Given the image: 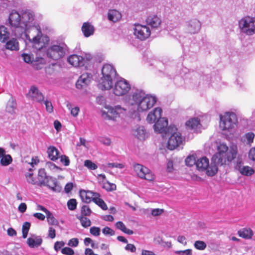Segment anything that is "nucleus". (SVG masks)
Segmentation results:
<instances>
[{
    "instance_id": "nucleus-1",
    "label": "nucleus",
    "mask_w": 255,
    "mask_h": 255,
    "mask_svg": "<svg viewBox=\"0 0 255 255\" xmlns=\"http://www.w3.org/2000/svg\"><path fill=\"white\" fill-rule=\"evenodd\" d=\"M34 17L33 12L29 10L20 12L12 10L9 14L7 24L15 36L25 37L35 48L40 50L49 39L47 36H43L40 27Z\"/></svg>"
},
{
    "instance_id": "nucleus-2",
    "label": "nucleus",
    "mask_w": 255,
    "mask_h": 255,
    "mask_svg": "<svg viewBox=\"0 0 255 255\" xmlns=\"http://www.w3.org/2000/svg\"><path fill=\"white\" fill-rule=\"evenodd\" d=\"M157 100V97L152 94H146L141 89L132 90L128 97V103L131 105H135L138 112H144L153 107Z\"/></svg>"
},
{
    "instance_id": "nucleus-3",
    "label": "nucleus",
    "mask_w": 255,
    "mask_h": 255,
    "mask_svg": "<svg viewBox=\"0 0 255 255\" xmlns=\"http://www.w3.org/2000/svg\"><path fill=\"white\" fill-rule=\"evenodd\" d=\"M237 150L236 147L230 149L225 143H220L217 146V152L212 157V160L217 165H223L227 162H230L237 155Z\"/></svg>"
},
{
    "instance_id": "nucleus-4",
    "label": "nucleus",
    "mask_w": 255,
    "mask_h": 255,
    "mask_svg": "<svg viewBox=\"0 0 255 255\" xmlns=\"http://www.w3.org/2000/svg\"><path fill=\"white\" fill-rule=\"evenodd\" d=\"M102 77L99 82V88L103 90L111 89L116 75V70L112 65L106 64L102 68Z\"/></svg>"
},
{
    "instance_id": "nucleus-5",
    "label": "nucleus",
    "mask_w": 255,
    "mask_h": 255,
    "mask_svg": "<svg viewBox=\"0 0 255 255\" xmlns=\"http://www.w3.org/2000/svg\"><path fill=\"white\" fill-rule=\"evenodd\" d=\"M68 52L67 45L64 42H59L46 48L45 54L48 58L56 61L64 57Z\"/></svg>"
},
{
    "instance_id": "nucleus-6",
    "label": "nucleus",
    "mask_w": 255,
    "mask_h": 255,
    "mask_svg": "<svg viewBox=\"0 0 255 255\" xmlns=\"http://www.w3.org/2000/svg\"><path fill=\"white\" fill-rule=\"evenodd\" d=\"M220 128L228 131L234 129L237 126L238 118L236 114L232 112H227L220 115Z\"/></svg>"
},
{
    "instance_id": "nucleus-7",
    "label": "nucleus",
    "mask_w": 255,
    "mask_h": 255,
    "mask_svg": "<svg viewBox=\"0 0 255 255\" xmlns=\"http://www.w3.org/2000/svg\"><path fill=\"white\" fill-rule=\"evenodd\" d=\"M170 135L168 139L167 147L170 150H173L182 145L185 141V138L178 130L177 128L174 125L169 126L168 132L167 134Z\"/></svg>"
},
{
    "instance_id": "nucleus-8",
    "label": "nucleus",
    "mask_w": 255,
    "mask_h": 255,
    "mask_svg": "<svg viewBox=\"0 0 255 255\" xmlns=\"http://www.w3.org/2000/svg\"><path fill=\"white\" fill-rule=\"evenodd\" d=\"M106 110L102 111V116L103 118L108 120H112L114 121L117 120L118 118H120L124 116L126 113L127 110L121 105H117L114 106L110 105H106L105 107Z\"/></svg>"
},
{
    "instance_id": "nucleus-9",
    "label": "nucleus",
    "mask_w": 255,
    "mask_h": 255,
    "mask_svg": "<svg viewBox=\"0 0 255 255\" xmlns=\"http://www.w3.org/2000/svg\"><path fill=\"white\" fill-rule=\"evenodd\" d=\"M197 169L202 171H205L206 174L210 176L215 175L218 171V165L215 162L211 160L209 164V159L206 157L198 159L196 162Z\"/></svg>"
},
{
    "instance_id": "nucleus-10",
    "label": "nucleus",
    "mask_w": 255,
    "mask_h": 255,
    "mask_svg": "<svg viewBox=\"0 0 255 255\" xmlns=\"http://www.w3.org/2000/svg\"><path fill=\"white\" fill-rule=\"evenodd\" d=\"M239 28L241 33L247 35L255 34V17L247 16L241 18L239 21Z\"/></svg>"
},
{
    "instance_id": "nucleus-11",
    "label": "nucleus",
    "mask_w": 255,
    "mask_h": 255,
    "mask_svg": "<svg viewBox=\"0 0 255 255\" xmlns=\"http://www.w3.org/2000/svg\"><path fill=\"white\" fill-rule=\"evenodd\" d=\"M112 91L113 93L117 96H122L128 93L131 89L130 85L128 81L125 79L121 78L117 81L113 86L112 84Z\"/></svg>"
},
{
    "instance_id": "nucleus-12",
    "label": "nucleus",
    "mask_w": 255,
    "mask_h": 255,
    "mask_svg": "<svg viewBox=\"0 0 255 255\" xmlns=\"http://www.w3.org/2000/svg\"><path fill=\"white\" fill-rule=\"evenodd\" d=\"M133 26V34L141 40L146 39L151 34L150 29L145 25L136 23L134 24Z\"/></svg>"
},
{
    "instance_id": "nucleus-13",
    "label": "nucleus",
    "mask_w": 255,
    "mask_h": 255,
    "mask_svg": "<svg viewBox=\"0 0 255 255\" xmlns=\"http://www.w3.org/2000/svg\"><path fill=\"white\" fill-rule=\"evenodd\" d=\"M133 168L137 175L139 178L144 179L148 181H152L154 179V176L152 172L143 165L135 163L133 164Z\"/></svg>"
},
{
    "instance_id": "nucleus-14",
    "label": "nucleus",
    "mask_w": 255,
    "mask_h": 255,
    "mask_svg": "<svg viewBox=\"0 0 255 255\" xmlns=\"http://www.w3.org/2000/svg\"><path fill=\"white\" fill-rule=\"evenodd\" d=\"M168 124V120L165 118H161L157 120L154 125V129L156 132L167 135L169 128Z\"/></svg>"
},
{
    "instance_id": "nucleus-15",
    "label": "nucleus",
    "mask_w": 255,
    "mask_h": 255,
    "mask_svg": "<svg viewBox=\"0 0 255 255\" xmlns=\"http://www.w3.org/2000/svg\"><path fill=\"white\" fill-rule=\"evenodd\" d=\"M27 97L32 100L38 103L42 102L44 99L43 95L34 86L30 87L28 93L27 94Z\"/></svg>"
},
{
    "instance_id": "nucleus-16",
    "label": "nucleus",
    "mask_w": 255,
    "mask_h": 255,
    "mask_svg": "<svg viewBox=\"0 0 255 255\" xmlns=\"http://www.w3.org/2000/svg\"><path fill=\"white\" fill-rule=\"evenodd\" d=\"M67 62L73 67H80L84 66L86 60L81 56L72 54L68 57Z\"/></svg>"
},
{
    "instance_id": "nucleus-17",
    "label": "nucleus",
    "mask_w": 255,
    "mask_h": 255,
    "mask_svg": "<svg viewBox=\"0 0 255 255\" xmlns=\"http://www.w3.org/2000/svg\"><path fill=\"white\" fill-rule=\"evenodd\" d=\"M92 78V76L91 74L88 73H83L80 76L76 83V88L81 89L86 87L91 82Z\"/></svg>"
},
{
    "instance_id": "nucleus-18",
    "label": "nucleus",
    "mask_w": 255,
    "mask_h": 255,
    "mask_svg": "<svg viewBox=\"0 0 255 255\" xmlns=\"http://www.w3.org/2000/svg\"><path fill=\"white\" fill-rule=\"evenodd\" d=\"M201 26V22L197 19H192L187 22L186 27L188 32L192 34L199 31Z\"/></svg>"
},
{
    "instance_id": "nucleus-19",
    "label": "nucleus",
    "mask_w": 255,
    "mask_h": 255,
    "mask_svg": "<svg viewBox=\"0 0 255 255\" xmlns=\"http://www.w3.org/2000/svg\"><path fill=\"white\" fill-rule=\"evenodd\" d=\"M162 111L161 108L157 107L154 108L152 111L148 114L146 121L148 123L153 124L161 118V114Z\"/></svg>"
},
{
    "instance_id": "nucleus-20",
    "label": "nucleus",
    "mask_w": 255,
    "mask_h": 255,
    "mask_svg": "<svg viewBox=\"0 0 255 255\" xmlns=\"http://www.w3.org/2000/svg\"><path fill=\"white\" fill-rule=\"evenodd\" d=\"M146 24L150 26L152 29H157L161 24V19L157 15L151 14L149 15L146 19Z\"/></svg>"
},
{
    "instance_id": "nucleus-21",
    "label": "nucleus",
    "mask_w": 255,
    "mask_h": 255,
    "mask_svg": "<svg viewBox=\"0 0 255 255\" xmlns=\"http://www.w3.org/2000/svg\"><path fill=\"white\" fill-rule=\"evenodd\" d=\"M17 111V104L15 99L11 96L6 103L5 112L13 118L16 114Z\"/></svg>"
},
{
    "instance_id": "nucleus-22",
    "label": "nucleus",
    "mask_w": 255,
    "mask_h": 255,
    "mask_svg": "<svg viewBox=\"0 0 255 255\" xmlns=\"http://www.w3.org/2000/svg\"><path fill=\"white\" fill-rule=\"evenodd\" d=\"M98 193L94 192L90 190H81L79 192L80 197L83 202L87 203L91 202V201H93L96 194H98Z\"/></svg>"
},
{
    "instance_id": "nucleus-23",
    "label": "nucleus",
    "mask_w": 255,
    "mask_h": 255,
    "mask_svg": "<svg viewBox=\"0 0 255 255\" xmlns=\"http://www.w3.org/2000/svg\"><path fill=\"white\" fill-rule=\"evenodd\" d=\"M200 120L199 118L190 119L186 123V128L188 129L196 131L201 127Z\"/></svg>"
},
{
    "instance_id": "nucleus-24",
    "label": "nucleus",
    "mask_w": 255,
    "mask_h": 255,
    "mask_svg": "<svg viewBox=\"0 0 255 255\" xmlns=\"http://www.w3.org/2000/svg\"><path fill=\"white\" fill-rule=\"evenodd\" d=\"M255 134L253 131L245 133L241 138V141L246 145L251 146L254 142Z\"/></svg>"
},
{
    "instance_id": "nucleus-25",
    "label": "nucleus",
    "mask_w": 255,
    "mask_h": 255,
    "mask_svg": "<svg viewBox=\"0 0 255 255\" xmlns=\"http://www.w3.org/2000/svg\"><path fill=\"white\" fill-rule=\"evenodd\" d=\"M43 186L48 187L54 191H59L60 188L58 186L57 181L55 178L51 176H48L45 181V184Z\"/></svg>"
},
{
    "instance_id": "nucleus-26",
    "label": "nucleus",
    "mask_w": 255,
    "mask_h": 255,
    "mask_svg": "<svg viewBox=\"0 0 255 255\" xmlns=\"http://www.w3.org/2000/svg\"><path fill=\"white\" fill-rule=\"evenodd\" d=\"M42 243V239L39 236H33L32 238H29L27 240V243L30 248H37Z\"/></svg>"
},
{
    "instance_id": "nucleus-27",
    "label": "nucleus",
    "mask_w": 255,
    "mask_h": 255,
    "mask_svg": "<svg viewBox=\"0 0 255 255\" xmlns=\"http://www.w3.org/2000/svg\"><path fill=\"white\" fill-rule=\"evenodd\" d=\"M82 31L84 35L88 37L94 34L95 28L89 22H84L82 26Z\"/></svg>"
},
{
    "instance_id": "nucleus-28",
    "label": "nucleus",
    "mask_w": 255,
    "mask_h": 255,
    "mask_svg": "<svg viewBox=\"0 0 255 255\" xmlns=\"http://www.w3.org/2000/svg\"><path fill=\"white\" fill-rule=\"evenodd\" d=\"M122 18L121 12L116 9H110L108 13V18L110 21L116 22Z\"/></svg>"
},
{
    "instance_id": "nucleus-29",
    "label": "nucleus",
    "mask_w": 255,
    "mask_h": 255,
    "mask_svg": "<svg viewBox=\"0 0 255 255\" xmlns=\"http://www.w3.org/2000/svg\"><path fill=\"white\" fill-rule=\"evenodd\" d=\"M5 48L11 51L18 50L19 49V43L17 39L12 38L7 40L6 41Z\"/></svg>"
},
{
    "instance_id": "nucleus-30",
    "label": "nucleus",
    "mask_w": 255,
    "mask_h": 255,
    "mask_svg": "<svg viewBox=\"0 0 255 255\" xmlns=\"http://www.w3.org/2000/svg\"><path fill=\"white\" fill-rule=\"evenodd\" d=\"M49 176L46 175L45 170L43 168H41L38 171V177L37 178V185L42 186L45 184V181Z\"/></svg>"
},
{
    "instance_id": "nucleus-31",
    "label": "nucleus",
    "mask_w": 255,
    "mask_h": 255,
    "mask_svg": "<svg viewBox=\"0 0 255 255\" xmlns=\"http://www.w3.org/2000/svg\"><path fill=\"white\" fill-rule=\"evenodd\" d=\"M134 135L139 139L143 140L147 137V134L143 126L138 127L134 131Z\"/></svg>"
},
{
    "instance_id": "nucleus-32",
    "label": "nucleus",
    "mask_w": 255,
    "mask_h": 255,
    "mask_svg": "<svg viewBox=\"0 0 255 255\" xmlns=\"http://www.w3.org/2000/svg\"><path fill=\"white\" fill-rule=\"evenodd\" d=\"M10 36V33L7 28L4 25L0 26V41L2 42H5Z\"/></svg>"
},
{
    "instance_id": "nucleus-33",
    "label": "nucleus",
    "mask_w": 255,
    "mask_h": 255,
    "mask_svg": "<svg viewBox=\"0 0 255 255\" xmlns=\"http://www.w3.org/2000/svg\"><path fill=\"white\" fill-rule=\"evenodd\" d=\"M239 236L244 239H251L253 235V232L250 228H244L238 232Z\"/></svg>"
},
{
    "instance_id": "nucleus-34",
    "label": "nucleus",
    "mask_w": 255,
    "mask_h": 255,
    "mask_svg": "<svg viewBox=\"0 0 255 255\" xmlns=\"http://www.w3.org/2000/svg\"><path fill=\"white\" fill-rule=\"evenodd\" d=\"M47 153L51 160L55 161L59 157V152L54 146H50L48 148Z\"/></svg>"
},
{
    "instance_id": "nucleus-35",
    "label": "nucleus",
    "mask_w": 255,
    "mask_h": 255,
    "mask_svg": "<svg viewBox=\"0 0 255 255\" xmlns=\"http://www.w3.org/2000/svg\"><path fill=\"white\" fill-rule=\"evenodd\" d=\"M239 170L242 175L247 176H251L254 173V169L249 166H244L242 167H240Z\"/></svg>"
},
{
    "instance_id": "nucleus-36",
    "label": "nucleus",
    "mask_w": 255,
    "mask_h": 255,
    "mask_svg": "<svg viewBox=\"0 0 255 255\" xmlns=\"http://www.w3.org/2000/svg\"><path fill=\"white\" fill-rule=\"evenodd\" d=\"M100 195L99 193L98 194H96V197L94 198L93 200V202L98 205L100 207H101L103 210H106L108 209L107 206L105 202L103 200L101 199Z\"/></svg>"
},
{
    "instance_id": "nucleus-37",
    "label": "nucleus",
    "mask_w": 255,
    "mask_h": 255,
    "mask_svg": "<svg viewBox=\"0 0 255 255\" xmlns=\"http://www.w3.org/2000/svg\"><path fill=\"white\" fill-rule=\"evenodd\" d=\"M116 227L118 229L121 230L122 232L128 235H130L133 233L132 230L127 229L125 225L121 221L117 222L116 224Z\"/></svg>"
},
{
    "instance_id": "nucleus-38",
    "label": "nucleus",
    "mask_w": 255,
    "mask_h": 255,
    "mask_svg": "<svg viewBox=\"0 0 255 255\" xmlns=\"http://www.w3.org/2000/svg\"><path fill=\"white\" fill-rule=\"evenodd\" d=\"M32 169L31 168L29 169V172L25 174L26 180L28 183L32 185H37V178H35L33 177V173L31 172Z\"/></svg>"
},
{
    "instance_id": "nucleus-39",
    "label": "nucleus",
    "mask_w": 255,
    "mask_h": 255,
    "mask_svg": "<svg viewBox=\"0 0 255 255\" xmlns=\"http://www.w3.org/2000/svg\"><path fill=\"white\" fill-rule=\"evenodd\" d=\"M77 219L80 220L81 225L84 228H87L91 226V222L90 219L83 216L77 217Z\"/></svg>"
},
{
    "instance_id": "nucleus-40",
    "label": "nucleus",
    "mask_w": 255,
    "mask_h": 255,
    "mask_svg": "<svg viewBox=\"0 0 255 255\" xmlns=\"http://www.w3.org/2000/svg\"><path fill=\"white\" fill-rule=\"evenodd\" d=\"M47 220L48 224L51 225L57 226L59 224L58 221L56 220L53 214L49 212L46 214Z\"/></svg>"
},
{
    "instance_id": "nucleus-41",
    "label": "nucleus",
    "mask_w": 255,
    "mask_h": 255,
    "mask_svg": "<svg viewBox=\"0 0 255 255\" xmlns=\"http://www.w3.org/2000/svg\"><path fill=\"white\" fill-rule=\"evenodd\" d=\"M12 162V158L9 154L4 155L1 158L0 164L2 166H7Z\"/></svg>"
},
{
    "instance_id": "nucleus-42",
    "label": "nucleus",
    "mask_w": 255,
    "mask_h": 255,
    "mask_svg": "<svg viewBox=\"0 0 255 255\" xmlns=\"http://www.w3.org/2000/svg\"><path fill=\"white\" fill-rule=\"evenodd\" d=\"M186 165L188 166H192L196 164V157L194 155H190L188 156L185 159Z\"/></svg>"
},
{
    "instance_id": "nucleus-43",
    "label": "nucleus",
    "mask_w": 255,
    "mask_h": 255,
    "mask_svg": "<svg viewBox=\"0 0 255 255\" xmlns=\"http://www.w3.org/2000/svg\"><path fill=\"white\" fill-rule=\"evenodd\" d=\"M67 107L69 110H70L71 114L74 117H76L78 115L80 111V109L78 107H72L70 104H68Z\"/></svg>"
},
{
    "instance_id": "nucleus-44",
    "label": "nucleus",
    "mask_w": 255,
    "mask_h": 255,
    "mask_svg": "<svg viewBox=\"0 0 255 255\" xmlns=\"http://www.w3.org/2000/svg\"><path fill=\"white\" fill-rule=\"evenodd\" d=\"M92 211L88 205H83L81 209V215L83 216H89L90 215Z\"/></svg>"
},
{
    "instance_id": "nucleus-45",
    "label": "nucleus",
    "mask_w": 255,
    "mask_h": 255,
    "mask_svg": "<svg viewBox=\"0 0 255 255\" xmlns=\"http://www.w3.org/2000/svg\"><path fill=\"white\" fill-rule=\"evenodd\" d=\"M194 247L199 250H204L206 249L207 245L206 244L201 241H197L194 243Z\"/></svg>"
},
{
    "instance_id": "nucleus-46",
    "label": "nucleus",
    "mask_w": 255,
    "mask_h": 255,
    "mask_svg": "<svg viewBox=\"0 0 255 255\" xmlns=\"http://www.w3.org/2000/svg\"><path fill=\"white\" fill-rule=\"evenodd\" d=\"M84 164L85 167L90 170H95L98 168L97 165L90 160H86Z\"/></svg>"
},
{
    "instance_id": "nucleus-47",
    "label": "nucleus",
    "mask_w": 255,
    "mask_h": 255,
    "mask_svg": "<svg viewBox=\"0 0 255 255\" xmlns=\"http://www.w3.org/2000/svg\"><path fill=\"white\" fill-rule=\"evenodd\" d=\"M46 107V111L49 113H52L53 112V107L52 103L48 99L43 101Z\"/></svg>"
},
{
    "instance_id": "nucleus-48",
    "label": "nucleus",
    "mask_w": 255,
    "mask_h": 255,
    "mask_svg": "<svg viewBox=\"0 0 255 255\" xmlns=\"http://www.w3.org/2000/svg\"><path fill=\"white\" fill-rule=\"evenodd\" d=\"M68 208L71 211L76 209L77 207V201L75 199H71L67 202Z\"/></svg>"
},
{
    "instance_id": "nucleus-49",
    "label": "nucleus",
    "mask_w": 255,
    "mask_h": 255,
    "mask_svg": "<svg viewBox=\"0 0 255 255\" xmlns=\"http://www.w3.org/2000/svg\"><path fill=\"white\" fill-rule=\"evenodd\" d=\"M103 188L107 191H113L116 190V185L114 183H111L107 181L103 183Z\"/></svg>"
},
{
    "instance_id": "nucleus-50",
    "label": "nucleus",
    "mask_w": 255,
    "mask_h": 255,
    "mask_svg": "<svg viewBox=\"0 0 255 255\" xmlns=\"http://www.w3.org/2000/svg\"><path fill=\"white\" fill-rule=\"evenodd\" d=\"M102 233L106 236H114L115 234V231L108 227H106L102 229Z\"/></svg>"
},
{
    "instance_id": "nucleus-51",
    "label": "nucleus",
    "mask_w": 255,
    "mask_h": 255,
    "mask_svg": "<svg viewBox=\"0 0 255 255\" xmlns=\"http://www.w3.org/2000/svg\"><path fill=\"white\" fill-rule=\"evenodd\" d=\"M236 82L239 87L241 89H244L246 87V81L243 77H238L236 80Z\"/></svg>"
},
{
    "instance_id": "nucleus-52",
    "label": "nucleus",
    "mask_w": 255,
    "mask_h": 255,
    "mask_svg": "<svg viewBox=\"0 0 255 255\" xmlns=\"http://www.w3.org/2000/svg\"><path fill=\"white\" fill-rule=\"evenodd\" d=\"M61 253L62 254L66 255H73L74 254L73 250L69 247L63 248L61 250Z\"/></svg>"
},
{
    "instance_id": "nucleus-53",
    "label": "nucleus",
    "mask_w": 255,
    "mask_h": 255,
    "mask_svg": "<svg viewBox=\"0 0 255 255\" xmlns=\"http://www.w3.org/2000/svg\"><path fill=\"white\" fill-rule=\"evenodd\" d=\"M90 232L94 236H99L100 234V229L99 227H92L90 228Z\"/></svg>"
},
{
    "instance_id": "nucleus-54",
    "label": "nucleus",
    "mask_w": 255,
    "mask_h": 255,
    "mask_svg": "<svg viewBox=\"0 0 255 255\" xmlns=\"http://www.w3.org/2000/svg\"><path fill=\"white\" fill-rule=\"evenodd\" d=\"M164 212L163 209H151V214L153 216H158L162 214Z\"/></svg>"
},
{
    "instance_id": "nucleus-55",
    "label": "nucleus",
    "mask_w": 255,
    "mask_h": 255,
    "mask_svg": "<svg viewBox=\"0 0 255 255\" xmlns=\"http://www.w3.org/2000/svg\"><path fill=\"white\" fill-rule=\"evenodd\" d=\"M21 57L24 61L27 63L31 62L33 59V57L28 54L23 53L21 55Z\"/></svg>"
},
{
    "instance_id": "nucleus-56",
    "label": "nucleus",
    "mask_w": 255,
    "mask_h": 255,
    "mask_svg": "<svg viewBox=\"0 0 255 255\" xmlns=\"http://www.w3.org/2000/svg\"><path fill=\"white\" fill-rule=\"evenodd\" d=\"M79 241L77 238H72L68 243V245L71 247H76L78 246Z\"/></svg>"
},
{
    "instance_id": "nucleus-57",
    "label": "nucleus",
    "mask_w": 255,
    "mask_h": 255,
    "mask_svg": "<svg viewBox=\"0 0 255 255\" xmlns=\"http://www.w3.org/2000/svg\"><path fill=\"white\" fill-rule=\"evenodd\" d=\"M99 140L100 142L106 145H110L111 143V139L106 137H100L99 138Z\"/></svg>"
},
{
    "instance_id": "nucleus-58",
    "label": "nucleus",
    "mask_w": 255,
    "mask_h": 255,
    "mask_svg": "<svg viewBox=\"0 0 255 255\" xmlns=\"http://www.w3.org/2000/svg\"><path fill=\"white\" fill-rule=\"evenodd\" d=\"M108 167L109 168H119L120 169H123L125 167V165L123 163H109L108 164Z\"/></svg>"
},
{
    "instance_id": "nucleus-59",
    "label": "nucleus",
    "mask_w": 255,
    "mask_h": 255,
    "mask_svg": "<svg viewBox=\"0 0 255 255\" xmlns=\"http://www.w3.org/2000/svg\"><path fill=\"white\" fill-rule=\"evenodd\" d=\"M175 253L180 255H192V251L191 249H187L184 251H177Z\"/></svg>"
},
{
    "instance_id": "nucleus-60",
    "label": "nucleus",
    "mask_w": 255,
    "mask_h": 255,
    "mask_svg": "<svg viewBox=\"0 0 255 255\" xmlns=\"http://www.w3.org/2000/svg\"><path fill=\"white\" fill-rule=\"evenodd\" d=\"M60 161L66 166H68L70 164L69 158L65 155L60 156Z\"/></svg>"
},
{
    "instance_id": "nucleus-61",
    "label": "nucleus",
    "mask_w": 255,
    "mask_h": 255,
    "mask_svg": "<svg viewBox=\"0 0 255 255\" xmlns=\"http://www.w3.org/2000/svg\"><path fill=\"white\" fill-rule=\"evenodd\" d=\"M65 245V243L63 241H57L54 244V250L57 252L62 247H63Z\"/></svg>"
},
{
    "instance_id": "nucleus-62",
    "label": "nucleus",
    "mask_w": 255,
    "mask_h": 255,
    "mask_svg": "<svg viewBox=\"0 0 255 255\" xmlns=\"http://www.w3.org/2000/svg\"><path fill=\"white\" fill-rule=\"evenodd\" d=\"M96 102L99 105H104L106 104V100L104 97L99 96L96 98Z\"/></svg>"
},
{
    "instance_id": "nucleus-63",
    "label": "nucleus",
    "mask_w": 255,
    "mask_h": 255,
    "mask_svg": "<svg viewBox=\"0 0 255 255\" xmlns=\"http://www.w3.org/2000/svg\"><path fill=\"white\" fill-rule=\"evenodd\" d=\"M249 157L250 159L255 161V146L250 150Z\"/></svg>"
},
{
    "instance_id": "nucleus-64",
    "label": "nucleus",
    "mask_w": 255,
    "mask_h": 255,
    "mask_svg": "<svg viewBox=\"0 0 255 255\" xmlns=\"http://www.w3.org/2000/svg\"><path fill=\"white\" fill-rule=\"evenodd\" d=\"M56 236V231L52 227H50L48 230V236L51 239H54Z\"/></svg>"
}]
</instances>
